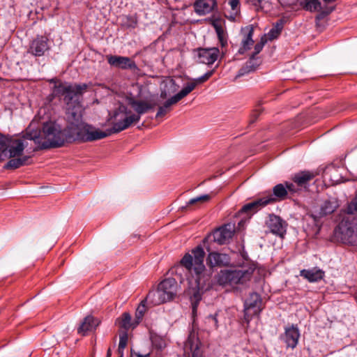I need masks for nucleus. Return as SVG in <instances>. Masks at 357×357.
Instances as JSON below:
<instances>
[{
  "label": "nucleus",
  "mask_w": 357,
  "mask_h": 357,
  "mask_svg": "<svg viewBox=\"0 0 357 357\" xmlns=\"http://www.w3.org/2000/svg\"><path fill=\"white\" fill-rule=\"evenodd\" d=\"M87 89L86 84H68L59 83L54 86L56 95L63 96L66 105V118L70 129L75 139L93 142L107 137V135L98 128L82 121V95Z\"/></svg>",
  "instance_id": "f257e3e1"
},
{
  "label": "nucleus",
  "mask_w": 357,
  "mask_h": 357,
  "mask_svg": "<svg viewBox=\"0 0 357 357\" xmlns=\"http://www.w3.org/2000/svg\"><path fill=\"white\" fill-rule=\"evenodd\" d=\"M24 137L33 140L41 149L61 147L75 139L70 129L62 128L52 121L45 123L38 132H26Z\"/></svg>",
  "instance_id": "f03ea898"
},
{
  "label": "nucleus",
  "mask_w": 357,
  "mask_h": 357,
  "mask_svg": "<svg viewBox=\"0 0 357 357\" xmlns=\"http://www.w3.org/2000/svg\"><path fill=\"white\" fill-rule=\"evenodd\" d=\"M26 146L24 139L0 133V161L2 154L6 152L10 158L4 165V169H16L29 164L31 157L23 155Z\"/></svg>",
  "instance_id": "7ed1b4c3"
},
{
  "label": "nucleus",
  "mask_w": 357,
  "mask_h": 357,
  "mask_svg": "<svg viewBox=\"0 0 357 357\" xmlns=\"http://www.w3.org/2000/svg\"><path fill=\"white\" fill-rule=\"evenodd\" d=\"M205 252L201 246L192 250V254L186 253L181 260V264L192 275L198 291L206 290L210 286V275L205 273L204 259Z\"/></svg>",
  "instance_id": "20e7f679"
},
{
  "label": "nucleus",
  "mask_w": 357,
  "mask_h": 357,
  "mask_svg": "<svg viewBox=\"0 0 357 357\" xmlns=\"http://www.w3.org/2000/svg\"><path fill=\"white\" fill-rule=\"evenodd\" d=\"M335 240L347 246H357V217L344 215L334 229Z\"/></svg>",
  "instance_id": "39448f33"
},
{
  "label": "nucleus",
  "mask_w": 357,
  "mask_h": 357,
  "mask_svg": "<svg viewBox=\"0 0 357 357\" xmlns=\"http://www.w3.org/2000/svg\"><path fill=\"white\" fill-rule=\"evenodd\" d=\"M177 282L174 278L162 281L155 291H150L146 296L153 305H158L173 299L176 294Z\"/></svg>",
  "instance_id": "423d86ee"
},
{
  "label": "nucleus",
  "mask_w": 357,
  "mask_h": 357,
  "mask_svg": "<svg viewBox=\"0 0 357 357\" xmlns=\"http://www.w3.org/2000/svg\"><path fill=\"white\" fill-rule=\"evenodd\" d=\"M253 272L254 268L252 267L246 269L222 270L218 274L217 281L222 286L243 284L250 279Z\"/></svg>",
  "instance_id": "0eeeda50"
},
{
  "label": "nucleus",
  "mask_w": 357,
  "mask_h": 357,
  "mask_svg": "<svg viewBox=\"0 0 357 357\" xmlns=\"http://www.w3.org/2000/svg\"><path fill=\"white\" fill-rule=\"evenodd\" d=\"M112 127L107 131H103L107 137L112 133H119L130 128L133 123H138L135 121L134 116H132V112L124 107L123 109H119L114 112L111 116Z\"/></svg>",
  "instance_id": "6e6552de"
},
{
  "label": "nucleus",
  "mask_w": 357,
  "mask_h": 357,
  "mask_svg": "<svg viewBox=\"0 0 357 357\" xmlns=\"http://www.w3.org/2000/svg\"><path fill=\"white\" fill-rule=\"evenodd\" d=\"M267 41L266 35H263L260 41L255 44L254 51L250 54V59L246 62L245 65L238 70V74L236 76V79L252 72L257 68L259 65V61L256 56L262 50Z\"/></svg>",
  "instance_id": "1a4fd4ad"
},
{
  "label": "nucleus",
  "mask_w": 357,
  "mask_h": 357,
  "mask_svg": "<svg viewBox=\"0 0 357 357\" xmlns=\"http://www.w3.org/2000/svg\"><path fill=\"white\" fill-rule=\"evenodd\" d=\"M50 49L49 39L45 36H37L30 41L27 52L34 56H42Z\"/></svg>",
  "instance_id": "9d476101"
},
{
  "label": "nucleus",
  "mask_w": 357,
  "mask_h": 357,
  "mask_svg": "<svg viewBox=\"0 0 357 357\" xmlns=\"http://www.w3.org/2000/svg\"><path fill=\"white\" fill-rule=\"evenodd\" d=\"M200 345L201 342L198 337V333L194 327H192L184 344L185 352L188 354L190 353L192 357H202Z\"/></svg>",
  "instance_id": "9b49d317"
},
{
  "label": "nucleus",
  "mask_w": 357,
  "mask_h": 357,
  "mask_svg": "<svg viewBox=\"0 0 357 357\" xmlns=\"http://www.w3.org/2000/svg\"><path fill=\"white\" fill-rule=\"evenodd\" d=\"M234 231L235 226L234 224H225L213 231L212 234L213 241L219 245L227 244L232 238Z\"/></svg>",
  "instance_id": "f8f14e48"
},
{
  "label": "nucleus",
  "mask_w": 357,
  "mask_h": 357,
  "mask_svg": "<svg viewBox=\"0 0 357 357\" xmlns=\"http://www.w3.org/2000/svg\"><path fill=\"white\" fill-rule=\"evenodd\" d=\"M266 225L270 231L276 236L283 238L286 234L287 224L278 215H270Z\"/></svg>",
  "instance_id": "ddd939ff"
},
{
  "label": "nucleus",
  "mask_w": 357,
  "mask_h": 357,
  "mask_svg": "<svg viewBox=\"0 0 357 357\" xmlns=\"http://www.w3.org/2000/svg\"><path fill=\"white\" fill-rule=\"evenodd\" d=\"M128 103L135 112V113L132 112V116H134L135 121L137 122L140 121L142 115L152 109L155 106V105L149 103L145 100H137L135 98H128Z\"/></svg>",
  "instance_id": "4468645a"
},
{
  "label": "nucleus",
  "mask_w": 357,
  "mask_h": 357,
  "mask_svg": "<svg viewBox=\"0 0 357 357\" xmlns=\"http://www.w3.org/2000/svg\"><path fill=\"white\" fill-rule=\"evenodd\" d=\"M261 305L260 296L255 292L251 293L244 303L245 316L259 314L261 311Z\"/></svg>",
  "instance_id": "2eb2a0df"
},
{
  "label": "nucleus",
  "mask_w": 357,
  "mask_h": 357,
  "mask_svg": "<svg viewBox=\"0 0 357 357\" xmlns=\"http://www.w3.org/2000/svg\"><path fill=\"white\" fill-rule=\"evenodd\" d=\"M197 52V62L207 65L213 64L220 54V50L217 47L199 48Z\"/></svg>",
  "instance_id": "dca6fc26"
},
{
  "label": "nucleus",
  "mask_w": 357,
  "mask_h": 357,
  "mask_svg": "<svg viewBox=\"0 0 357 357\" xmlns=\"http://www.w3.org/2000/svg\"><path fill=\"white\" fill-rule=\"evenodd\" d=\"M255 27L252 25H248L243 27L241 31L242 36L241 45L238 50V54H243L246 51L251 49L254 45L252 40Z\"/></svg>",
  "instance_id": "f3484780"
},
{
  "label": "nucleus",
  "mask_w": 357,
  "mask_h": 357,
  "mask_svg": "<svg viewBox=\"0 0 357 357\" xmlns=\"http://www.w3.org/2000/svg\"><path fill=\"white\" fill-rule=\"evenodd\" d=\"M299 337L300 332L295 325L286 327L284 333L281 335V339L285 342L287 347L291 349H294L297 346Z\"/></svg>",
  "instance_id": "a211bd4d"
},
{
  "label": "nucleus",
  "mask_w": 357,
  "mask_h": 357,
  "mask_svg": "<svg viewBox=\"0 0 357 357\" xmlns=\"http://www.w3.org/2000/svg\"><path fill=\"white\" fill-rule=\"evenodd\" d=\"M206 264L211 268L226 266L230 264V257L225 253L211 252L207 256Z\"/></svg>",
  "instance_id": "6ab92c4d"
},
{
  "label": "nucleus",
  "mask_w": 357,
  "mask_h": 357,
  "mask_svg": "<svg viewBox=\"0 0 357 357\" xmlns=\"http://www.w3.org/2000/svg\"><path fill=\"white\" fill-rule=\"evenodd\" d=\"M109 65L121 69H135L137 66L130 58L121 56H107Z\"/></svg>",
  "instance_id": "aec40b11"
},
{
  "label": "nucleus",
  "mask_w": 357,
  "mask_h": 357,
  "mask_svg": "<svg viewBox=\"0 0 357 357\" xmlns=\"http://www.w3.org/2000/svg\"><path fill=\"white\" fill-rule=\"evenodd\" d=\"M100 321L91 315L86 316L80 323L77 328V333L80 335L85 336L89 333L96 329L99 326Z\"/></svg>",
  "instance_id": "412c9836"
},
{
  "label": "nucleus",
  "mask_w": 357,
  "mask_h": 357,
  "mask_svg": "<svg viewBox=\"0 0 357 357\" xmlns=\"http://www.w3.org/2000/svg\"><path fill=\"white\" fill-rule=\"evenodd\" d=\"M225 15L231 22L241 14L240 0H225Z\"/></svg>",
  "instance_id": "4be33fe9"
},
{
  "label": "nucleus",
  "mask_w": 357,
  "mask_h": 357,
  "mask_svg": "<svg viewBox=\"0 0 357 357\" xmlns=\"http://www.w3.org/2000/svg\"><path fill=\"white\" fill-rule=\"evenodd\" d=\"M338 207V204L336 199H330L325 200L321 205L318 212L314 211L312 215L314 220L321 218L333 213Z\"/></svg>",
  "instance_id": "5701e85b"
},
{
  "label": "nucleus",
  "mask_w": 357,
  "mask_h": 357,
  "mask_svg": "<svg viewBox=\"0 0 357 357\" xmlns=\"http://www.w3.org/2000/svg\"><path fill=\"white\" fill-rule=\"evenodd\" d=\"M216 6L215 0H197L194 3V8L195 13L202 16L212 12Z\"/></svg>",
  "instance_id": "b1692460"
},
{
  "label": "nucleus",
  "mask_w": 357,
  "mask_h": 357,
  "mask_svg": "<svg viewBox=\"0 0 357 357\" xmlns=\"http://www.w3.org/2000/svg\"><path fill=\"white\" fill-rule=\"evenodd\" d=\"M300 275L310 282H317L324 278L325 273L323 270L317 267H314L310 269L301 270L300 271Z\"/></svg>",
  "instance_id": "393cba45"
},
{
  "label": "nucleus",
  "mask_w": 357,
  "mask_h": 357,
  "mask_svg": "<svg viewBox=\"0 0 357 357\" xmlns=\"http://www.w3.org/2000/svg\"><path fill=\"white\" fill-rule=\"evenodd\" d=\"M317 174L310 171H303L295 174L292 178L293 181L301 188H306L308 183L312 180Z\"/></svg>",
  "instance_id": "a878e982"
},
{
  "label": "nucleus",
  "mask_w": 357,
  "mask_h": 357,
  "mask_svg": "<svg viewBox=\"0 0 357 357\" xmlns=\"http://www.w3.org/2000/svg\"><path fill=\"white\" fill-rule=\"evenodd\" d=\"M271 199H273V203L284 200L287 197V190L285 185L279 183L273 188V193L266 192Z\"/></svg>",
  "instance_id": "bb28decb"
},
{
  "label": "nucleus",
  "mask_w": 357,
  "mask_h": 357,
  "mask_svg": "<svg viewBox=\"0 0 357 357\" xmlns=\"http://www.w3.org/2000/svg\"><path fill=\"white\" fill-rule=\"evenodd\" d=\"M178 85H177L174 79H169L165 82L163 88L160 91V98L162 99H167L169 96L175 93L178 89Z\"/></svg>",
  "instance_id": "cd10ccee"
},
{
  "label": "nucleus",
  "mask_w": 357,
  "mask_h": 357,
  "mask_svg": "<svg viewBox=\"0 0 357 357\" xmlns=\"http://www.w3.org/2000/svg\"><path fill=\"white\" fill-rule=\"evenodd\" d=\"M177 102H178L175 99V98L173 96H172L164 102L162 105L158 107L155 118H161L165 116L168 112L171 111L172 106L176 105Z\"/></svg>",
  "instance_id": "c85d7f7f"
},
{
  "label": "nucleus",
  "mask_w": 357,
  "mask_h": 357,
  "mask_svg": "<svg viewBox=\"0 0 357 357\" xmlns=\"http://www.w3.org/2000/svg\"><path fill=\"white\" fill-rule=\"evenodd\" d=\"M196 83H195L192 80L191 82H188L178 93L174 94L173 96L178 102H179L183 98L187 96L190 93H191L196 88Z\"/></svg>",
  "instance_id": "c756f323"
},
{
  "label": "nucleus",
  "mask_w": 357,
  "mask_h": 357,
  "mask_svg": "<svg viewBox=\"0 0 357 357\" xmlns=\"http://www.w3.org/2000/svg\"><path fill=\"white\" fill-rule=\"evenodd\" d=\"M139 324V321H135L132 322V318L129 313L124 312L122 314L120 326L123 328L126 331L130 328H135Z\"/></svg>",
  "instance_id": "7c9ffc66"
},
{
  "label": "nucleus",
  "mask_w": 357,
  "mask_h": 357,
  "mask_svg": "<svg viewBox=\"0 0 357 357\" xmlns=\"http://www.w3.org/2000/svg\"><path fill=\"white\" fill-rule=\"evenodd\" d=\"M301 4L305 10L310 12L318 11L321 8L319 0H303Z\"/></svg>",
  "instance_id": "2f4dec72"
},
{
  "label": "nucleus",
  "mask_w": 357,
  "mask_h": 357,
  "mask_svg": "<svg viewBox=\"0 0 357 357\" xmlns=\"http://www.w3.org/2000/svg\"><path fill=\"white\" fill-rule=\"evenodd\" d=\"M254 202L256 205L257 211L261 210V208H263L264 207L266 206L268 204H273V199H271L269 197L267 192L264 193L261 197H259L254 200Z\"/></svg>",
  "instance_id": "473e14b6"
},
{
  "label": "nucleus",
  "mask_w": 357,
  "mask_h": 357,
  "mask_svg": "<svg viewBox=\"0 0 357 357\" xmlns=\"http://www.w3.org/2000/svg\"><path fill=\"white\" fill-rule=\"evenodd\" d=\"M254 202L256 205L257 211L261 210V208H263L264 207L266 206L268 204H273V199H271L269 197L267 192L264 193L261 197H259L254 200Z\"/></svg>",
  "instance_id": "72a5a7b5"
},
{
  "label": "nucleus",
  "mask_w": 357,
  "mask_h": 357,
  "mask_svg": "<svg viewBox=\"0 0 357 357\" xmlns=\"http://www.w3.org/2000/svg\"><path fill=\"white\" fill-rule=\"evenodd\" d=\"M137 25V19L135 15L125 16L122 20V26L127 29H135Z\"/></svg>",
  "instance_id": "f704fd0d"
},
{
  "label": "nucleus",
  "mask_w": 357,
  "mask_h": 357,
  "mask_svg": "<svg viewBox=\"0 0 357 357\" xmlns=\"http://www.w3.org/2000/svg\"><path fill=\"white\" fill-rule=\"evenodd\" d=\"M146 302H149L150 303H151L150 300L147 299L146 297L144 300H142L141 301L140 304L139 305V306L137 308L135 317H136L137 321H139V323L142 320V319L144 317V313L146 310Z\"/></svg>",
  "instance_id": "c9c22d12"
},
{
  "label": "nucleus",
  "mask_w": 357,
  "mask_h": 357,
  "mask_svg": "<svg viewBox=\"0 0 357 357\" xmlns=\"http://www.w3.org/2000/svg\"><path fill=\"white\" fill-rule=\"evenodd\" d=\"M214 28L222 47H225L227 45V41L222 26L221 25L214 24Z\"/></svg>",
  "instance_id": "e433bc0d"
},
{
  "label": "nucleus",
  "mask_w": 357,
  "mask_h": 357,
  "mask_svg": "<svg viewBox=\"0 0 357 357\" xmlns=\"http://www.w3.org/2000/svg\"><path fill=\"white\" fill-rule=\"evenodd\" d=\"M128 335L127 331L122 332L119 335V343L118 347V354L123 355V351L127 346Z\"/></svg>",
  "instance_id": "4c0bfd02"
},
{
  "label": "nucleus",
  "mask_w": 357,
  "mask_h": 357,
  "mask_svg": "<svg viewBox=\"0 0 357 357\" xmlns=\"http://www.w3.org/2000/svg\"><path fill=\"white\" fill-rule=\"evenodd\" d=\"M211 199L210 195H203L194 198L190 199L188 202L185 207L198 204H202L209 201Z\"/></svg>",
  "instance_id": "58836bf2"
},
{
  "label": "nucleus",
  "mask_w": 357,
  "mask_h": 357,
  "mask_svg": "<svg viewBox=\"0 0 357 357\" xmlns=\"http://www.w3.org/2000/svg\"><path fill=\"white\" fill-rule=\"evenodd\" d=\"M257 211H258L256 208V205L254 201L245 204L240 210L241 213H245L248 214H253Z\"/></svg>",
  "instance_id": "ea45409f"
},
{
  "label": "nucleus",
  "mask_w": 357,
  "mask_h": 357,
  "mask_svg": "<svg viewBox=\"0 0 357 357\" xmlns=\"http://www.w3.org/2000/svg\"><path fill=\"white\" fill-rule=\"evenodd\" d=\"M347 215H357V197L352 200L346 208Z\"/></svg>",
  "instance_id": "a19ab883"
},
{
  "label": "nucleus",
  "mask_w": 357,
  "mask_h": 357,
  "mask_svg": "<svg viewBox=\"0 0 357 357\" xmlns=\"http://www.w3.org/2000/svg\"><path fill=\"white\" fill-rule=\"evenodd\" d=\"M282 28L279 26H275L272 28L266 35V38L268 40H272L277 38L280 34Z\"/></svg>",
  "instance_id": "79ce46f5"
},
{
  "label": "nucleus",
  "mask_w": 357,
  "mask_h": 357,
  "mask_svg": "<svg viewBox=\"0 0 357 357\" xmlns=\"http://www.w3.org/2000/svg\"><path fill=\"white\" fill-rule=\"evenodd\" d=\"M213 73H214V70L208 71L202 76H201L198 78L194 79L193 81L195 83H196V85L197 86L198 84H200L202 83L206 82L213 75Z\"/></svg>",
  "instance_id": "37998d69"
},
{
  "label": "nucleus",
  "mask_w": 357,
  "mask_h": 357,
  "mask_svg": "<svg viewBox=\"0 0 357 357\" xmlns=\"http://www.w3.org/2000/svg\"><path fill=\"white\" fill-rule=\"evenodd\" d=\"M152 342L153 347L159 350H162L166 347L165 340L159 337L153 338Z\"/></svg>",
  "instance_id": "c03bdc74"
},
{
  "label": "nucleus",
  "mask_w": 357,
  "mask_h": 357,
  "mask_svg": "<svg viewBox=\"0 0 357 357\" xmlns=\"http://www.w3.org/2000/svg\"><path fill=\"white\" fill-rule=\"evenodd\" d=\"M284 185L285 187L287 188V192H289L291 193H295L298 192V190H300V189L301 188V187L297 186V185L294 182H285Z\"/></svg>",
  "instance_id": "a18cd8bd"
},
{
  "label": "nucleus",
  "mask_w": 357,
  "mask_h": 357,
  "mask_svg": "<svg viewBox=\"0 0 357 357\" xmlns=\"http://www.w3.org/2000/svg\"><path fill=\"white\" fill-rule=\"evenodd\" d=\"M248 2L255 6L256 10L264 8L265 0H248Z\"/></svg>",
  "instance_id": "49530a36"
},
{
  "label": "nucleus",
  "mask_w": 357,
  "mask_h": 357,
  "mask_svg": "<svg viewBox=\"0 0 357 357\" xmlns=\"http://www.w3.org/2000/svg\"><path fill=\"white\" fill-rule=\"evenodd\" d=\"M206 319L210 321H211L213 323V325L215 326V328H217L218 327V320H217V318H216V315H210L208 316Z\"/></svg>",
  "instance_id": "de8ad7c7"
},
{
  "label": "nucleus",
  "mask_w": 357,
  "mask_h": 357,
  "mask_svg": "<svg viewBox=\"0 0 357 357\" xmlns=\"http://www.w3.org/2000/svg\"><path fill=\"white\" fill-rule=\"evenodd\" d=\"M260 114V111L259 109H256L255 111H253L252 114V123H253L257 119V117L259 116Z\"/></svg>",
  "instance_id": "09e8293b"
},
{
  "label": "nucleus",
  "mask_w": 357,
  "mask_h": 357,
  "mask_svg": "<svg viewBox=\"0 0 357 357\" xmlns=\"http://www.w3.org/2000/svg\"><path fill=\"white\" fill-rule=\"evenodd\" d=\"M133 357H150V354L142 355L140 354L139 353H135Z\"/></svg>",
  "instance_id": "8fccbe9b"
},
{
  "label": "nucleus",
  "mask_w": 357,
  "mask_h": 357,
  "mask_svg": "<svg viewBox=\"0 0 357 357\" xmlns=\"http://www.w3.org/2000/svg\"><path fill=\"white\" fill-rule=\"evenodd\" d=\"M111 356H112V351L110 349H109L107 352V357H111Z\"/></svg>",
  "instance_id": "3c124183"
},
{
  "label": "nucleus",
  "mask_w": 357,
  "mask_h": 357,
  "mask_svg": "<svg viewBox=\"0 0 357 357\" xmlns=\"http://www.w3.org/2000/svg\"><path fill=\"white\" fill-rule=\"evenodd\" d=\"M326 3H330L335 1L336 0H323Z\"/></svg>",
  "instance_id": "603ef678"
},
{
  "label": "nucleus",
  "mask_w": 357,
  "mask_h": 357,
  "mask_svg": "<svg viewBox=\"0 0 357 357\" xmlns=\"http://www.w3.org/2000/svg\"><path fill=\"white\" fill-rule=\"evenodd\" d=\"M194 296L196 298V300H199L200 299V296H199V294H195Z\"/></svg>",
  "instance_id": "864d4df0"
},
{
  "label": "nucleus",
  "mask_w": 357,
  "mask_h": 357,
  "mask_svg": "<svg viewBox=\"0 0 357 357\" xmlns=\"http://www.w3.org/2000/svg\"><path fill=\"white\" fill-rule=\"evenodd\" d=\"M119 357H123V355H122V354H119Z\"/></svg>",
  "instance_id": "5fc2aeb1"
},
{
  "label": "nucleus",
  "mask_w": 357,
  "mask_h": 357,
  "mask_svg": "<svg viewBox=\"0 0 357 357\" xmlns=\"http://www.w3.org/2000/svg\"><path fill=\"white\" fill-rule=\"evenodd\" d=\"M195 310V306H193V311Z\"/></svg>",
  "instance_id": "6e6d98bb"
}]
</instances>
